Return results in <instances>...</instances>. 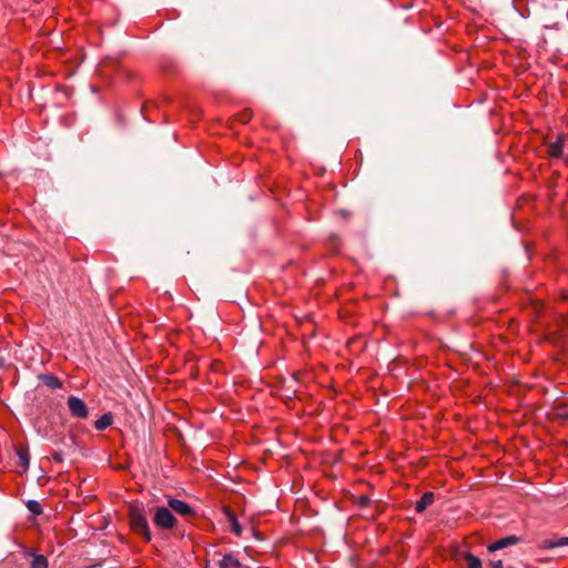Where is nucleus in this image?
Wrapping results in <instances>:
<instances>
[{
  "label": "nucleus",
  "mask_w": 568,
  "mask_h": 568,
  "mask_svg": "<svg viewBox=\"0 0 568 568\" xmlns=\"http://www.w3.org/2000/svg\"><path fill=\"white\" fill-rule=\"evenodd\" d=\"M219 568H241L242 564L233 554H226L217 562Z\"/></svg>",
  "instance_id": "nucleus-9"
},
{
  "label": "nucleus",
  "mask_w": 568,
  "mask_h": 568,
  "mask_svg": "<svg viewBox=\"0 0 568 568\" xmlns=\"http://www.w3.org/2000/svg\"><path fill=\"white\" fill-rule=\"evenodd\" d=\"M24 557H31V562L29 568H48V559L43 555L33 554L28 550L23 552Z\"/></svg>",
  "instance_id": "nucleus-6"
},
{
  "label": "nucleus",
  "mask_w": 568,
  "mask_h": 568,
  "mask_svg": "<svg viewBox=\"0 0 568 568\" xmlns=\"http://www.w3.org/2000/svg\"><path fill=\"white\" fill-rule=\"evenodd\" d=\"M466 561L468 568H483L481 560L473 554H466Z\"/></svg>",
  "instance_id": "nucleus-14"
},
{
  "label": "nucleus",
  "mask_w": 568,
  "mask_h": 568,
  "mask_svg": "<svg viewBox=\"0 0 568 568\" xmlns=\"http://www.w3.org/2000/svg\"><path fill=\"white\" fill-rule=\"evenodd\" d=\"M41 381L43 382V384L52 389H57V388H61L62 387V383L61 381L55 376V375H52V374H45V375H42L41 377Z\"/></svg>",
  "instance_id": "nucleus-11"
},
{
  "label": "nucleus",
  "mask_w": 568,
  "mask_h": 568,
  "mask_svg": "<svg viewBox=\"0 0 568 568\" xmlns=\"http://www.w3.org/2000/svg\"><path fill=\"white\" fill-rule=\"evenodd\" d=\"M17 456L19 458V465L21 467V473H26L29 468V450L23 446H19L16 448Z\"/></svg>",
  "instance_id": "nucleus-10"
},
{
  "label": "nucleus",
  "mask_w": 568,
  "mask_h": 568,
  "mask_svg": "<svg viewBox=\"0 0 568 568\" xmlns=\"http://www.w3.org/2000/svg\"><path fill=\"white\" fill-rule=\"evenodd\" d=\"M129 519L131 528L136 534L143 536L146 541H150L152 536L143 510L139 507H131L129 513Z\"/></svg>",
  "instance_id": "nucleus-1"
},
{
  "label": "nucleus",
  "mask_w": 568,
  "mask_h": 568,
  "mask_svg": "<svg viewBox=\"0 0 568 568\" xmlns=\"http://www.w3.org/2000/svg\"><path fill=\"white\" fill-rule=\"evenodd\" d=\"M565 546H568V536L567 537L556 538V548L557 547H565Z\"/></svg>",
  "instance_id": "nucleus-18"
},
{
  "label": "nucleus",
  "mask_w": 568,
  "mask_h": 568,
  "mask_svg": "<svg viewBox=\"0 0 568 568\" xmlns=\"http://www.w3.org/2000/svg\"><path fill=\"white\" fill-rule=\"evenodd\" d=\"M168 506L171 509V511H174L175 514H178L180 516L186 517V516L193 515V513H194L187 503L176 499V498H169Z\"/></svg>",
  "instance_id": "nucleus-4"
},
{
  "label": "nucleus",
  "mask_w": 568,
  "mask_h": 568,
  "mask_svg": "<svg viewBox=\"0 0 568 568\" xmlns=\"http://www.w3.org/2000/svg\"><path fill=\"white\" fill-rule=\"evenodd\" d=\"M369 498L366 497V496H361L359 499H358V503L362 507H366L369 505Z\"/></svg>",
  "instance_id": "nucleus-19"
},
{
  "label": "nucleus",
  "mask_w": 568,
  "mask_h": 568,
  "mask_svg": "<svg viewBox=\"0 0 568 568\" xmlns=\"http://www.w3.org/2000/svg\"><path fill=\"white\" fill-rule=\"evenodd\" d=\"M68 408L73 417L84 419L89 412L85 403L77 396H70L67 400Z\"/></svg>",
  "instance_id": "nucleus-3"
},
{
  "label": "nucleus",
  "mask_w": 568,
  "mask_h": 568,
  "mask_svg": "<svg viewBox=\"0 0 568 568\" xmlns=\"http://www.w3.org/2000/svg\"><path fill=\"white\" fill-rule=\"evenodd\" d=\"M539 548L542 550L556 548V538L541 540L539 544Z\"/></svg>",
  "instance_id": "nucleus-16"
},
{
  "label": "nucleus",
  "mask_w": 568,
  "mask_h": 568,
  "mask_svg": "<svg viewBox=\"0 0 568 568\" xmlns=\"http://www.w3.org/2000/svg\"><path fill=\"white\" fill-rule=\"evenodd\" d=\"M518 541H519L518 537H516V536H508V537L501 538V539L493 542L491 545H489L488 546V550L489 551L500 550V549H504L506 547L516 545V544H518Z\"/></svg>",
  "instance_id": "nucleus-5"
},
{
  "label": "nucleus",
  "mask_w": 568,
  "mask_h": 568,
  "mask_svg": "<svg viewBox=\"0 0 568 568\" xmlns=\"http://www.w3.org/2000/svg\"><path fill=\"white\" fill-rule=\"evenodd\" d=\"M229 516V520H230V524H231V530L236 535V536H241L242 535V527L237 520V518L235 517L234 514L232 513H229L227 514Z\"/></svg>",
  "instance_id": "nucleus-13"
},
{
  "label": "nucleus",
  "mask_w": 568,
  "mask_h": 568,
  "mask_svg": "<svg viewBox=\"0 0 568 568\" xmlns=\"http://www.w3.org/2000/svg\"><path fill=\"white\" fill-rule=\"evenodd\" d=\"M112 422H113V417H112V415L110 413L103 414L101 417H99L95 420L94 427L98 430H104V429H106L108 427H110L112 425Z\"/></svg>",
  "instance_id": "nucleus-12"
},
{
  "label": "nucleus",
  "mask_w": 568,
  "mask_h": 568,
  "mask_svg": "<svg viewBox=\"0 0 568 568\" xmlns=\"http://www.w3.org/2000/svg\"><path fill=\"white\" fill-rule=\"evenodd\" d=\"M27 508L34 516L42 514V507L37 500H28Z\"/></svg>",
  "instance_id": "nucleus-15"
},
{
  "label": "nucleus",
  "mask_w": 568,
  "mask_h": 568,
  "mask_svg": "<svg viewBox=\"0 0 568 568\" xmlns=\"http://www.w3.org/2000/svg\"><path fill=\"white\" fill-rule=\"evenodd\" d=\"M252 118V112L250 110H245L243 113L239 115V120L242 123H247Z\"/></svg>",
  "instance_id": "nucleus-17"
},
{
  "label": "nucleus",
  "mask_w": 568,
  "mask_h": 568,
  "mask_svg": "<svg viewBox=\"0 0 568 568\" xmlns=\"http://www.w3.org/2000/svg\"><path fill=\"white\" fill-rule=\"evenodd\" d=\"M547 148L551 158H561L564 155V138L559 135L556 141L548 143Z\"/></svg>",
  "instance_id": "nucleus-7"
},
{
  "label": "nucleus",
  "mask_w": 568,
  "mask_h": 568,
  "mask_svg": "<svg viewBox=\"0 0 568 568\" xmlns=\"http://www.w3.org/2000/svg\"><path fill=\"white\" fill-rule=\"evenodd\" d=\"M153 523L161 529H172L176 524V519L170 508L161 506L154 509Z\"/></svg>",
  "instance_id": "nucleus-2"
},
{
  "label": "nucleus",
  "mask_w": 568,
  "mask_h": 568,
  "mask_svg": "<svg viewBox=\"0 0 568 568\" xmlns=\"http://www.w3.org/2000/svg\"><path fill=\"white\" fill-rule=\"evenodd\" d=\"M491 568H504L503 561L500 559L490 561Z\"/></svg>",
  "instance_id": "nucleus-20"
},
{
  "label": "nucleus",
  "mask_w": 568,
  "mask_h": 568,
  "mask_svg": "<svg viewBox=\"0 0 568 568\" xmlns=\"http://www.w3.org/2000/svg\"><path fill=\"white\" fill-rule=\"evenodd\" d=\"M435 500V495L432 491L425 493L419 500L415 504V510L418 514H422L428 506H430Z\"/></svg>",
  "instance_id": "nucleus-8"
}]
</instances>
